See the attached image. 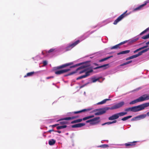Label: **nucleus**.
I'll list each match as a JSON object with an SVG mask.
<instances>
[{
    "mask_svg": "<svg viewBox=\"0 0 149 149\" xmlns=\"http://www.w3.org/2000/svg\"><path fill=\"white\" fill-rule=\"evenodd\" d=\"M55 132H57L59 133H61V132L60 131H57Z\"/></svg>",
    "mask_w": 149,
    "mask_h": 149,
    "instance_id": "bf43d9fd",
    "label": "nucleus"
},
{
    "mask_svg": "<svg viewBox=\"0 0 149 149\" xmlns=\"http://www.w3.org/2000/svg\"><path fill=\"white\" fill-rule=\"evenodd\" d=\"M74 64L73 62H71L65 64L61 65L54 68V70L55 71V73L57 75H60L70 70V69L58 70L59 69L64 68L67 66H70Z\"/></svg>",
    "mask_w": 149,
    "mask_h": 149,
    "instance_id": "f257e3e1",
    "label": "nucleus"
},
{
    "mask_svg": "<svg viewBox=\"0 0 149 149\" xmlns=\"http://www.w3.org/2000/svg\"><path fill=\"white\" fill-rule=\"evenodd\" d=\"M82 120V119H79L72 121L71 123V124H74L75 123H78L81 122Z\"/></svg>",
    "mask_w": 149,
    "mask_h": 149,
    "instance_id": "bb28decb",
    "label": "nucleus"
},
{
    "mask_svg": "<svg viewBox=\"0 0 149 149\" xmlns=\"http://www.w3.org/2000/svg\"><path fill=\"white\" fill-rule=\"evenodd\" d=\"M149 50V47L141 51V52H139L138 53L136 54H135L131 56L132 59L136 58L140 56L143 53L147 52Z\"/></svg>",
    "mask_w": 149,
    "mask_h": 149,
    "instance_id": "1a4fd4ad",
    "label": "nucleus"
},
{
    "mask_svg": "<svg viewBox=\"0 0 149 149\" xmlns=\"http://www.w3.org/2000/svg\"><path fill=\"white\" fill-rule=\"evenodd\" d=\"M89 119V116H88L85 117L83 118L82 119V120H86Z\"/></svg>",
    "mask_w": 149,
    "mask_h": 149,
    "instance_id": "79ce46f5",
    "label": "nucleus"
},
{
    "mask_svg": "<svg viewBox=\"0 0 149 149\" xmlns=\"http://www.w3.org/2000/svg\"><path fill=\"white\" fill-rule=\"evenodd\" d=\"M107 111L106 107L102 108L99 109H95L92 111L91 113H94L98 111V112L95 113V115L97 116L103 114L104 113Z\"/></svg>",
    "mask_w": 149,
    "mask_h": 149,
    "instance_id": "423d86ee",
    "label": "nucleus"
},
{
    "mask_svg": "<svg viewBox=\"0 0 149 149\" xmlns=\"http://www.w3.org/2000/svg\"><path fill=\"white\" fill-rule=\"evenodd\" d=\"M147 116H149V111L147 113Z\"/></svg>",
    "mask_w": 149,
    "mask_h": 149,
    "instance_id": "0e129e2a",
    "label": "nucleus"
},
{
    "mask_svg": "<svg viewBox=\"0 0 149 149\" xmlns=\"http://www.w3.org/2000/svg\"><path fill=\"white\" fill-rule=\"evenodd\" d=\"M146 4L147 2H145L144 3L142 4L137 7L134 9L133 10V11L134 12L137 10H141L144 6L146 5Z\"/></svg>",
    "mask_w": 149,
    "mask_h": 149,
    "instance_id": "4468645a",
    "label": "nucleus"
},
{
    "mask_svg": "<svg viewBox=\"0 0 149 149\" xmlns=\"http://www.w3.org/2000/svg\"><path fill=\"white\" fill-rule=\"evenodd\" d=\"M149 30V28H147L145 30H144V31H142V32H141L140 34V35H142L144 33H145L148 30Z\"/></svg>",
    "mask_w": 149,
    "mask_h": 149,
    "instance_id": "72a5a7b5",
    "label": "nucleus"
},
{
    "mask_svg": "<svg viewBox=\"0 0 149 149\" xmlns=\"http://www.w3.org/2000/svg\"><path fill=\"white\" fill-rule=\"evenodd\" d=\"M146 45L142 47L143 49L147 47L148 46V45H149V41L147 42H146Z\"/></svg>",
    "mask_w": 149,
    "mask_h": 149,
    "instance_id": "c9c22d12",
    "label": "nucleus"
},
{
    "mask_svg": "<svg viewBox=\"0 0 149 149\" xmlns=\"http://www.w3.org/2000/svg\"><path fill=\"white\" fill-rule=\"evenodd\" d=\"M67 126L66 125H63L62 126H57L56 127V129L57 130H60L61 129L65 128L67 127Z\"/></svg>",
    "mask_w": 149,
    "mask_h": 149,
    "instance_id": "c756f323",
    "label": "nucleus"
},
{
    "mask_svg": "<svg viewBox=\"0 0 149 149\" xmlns=\"http://www.w3.org/2000/svg\"><path fill=\"white\" fill-rule=\"evenodd\" d=\"M130 50H127L125 51H123L119 53H117L118 55H119L121 54H123L128 53L130 52Z\"/></svg>",
    "mask_w": 149,
    "mask_h": 149,
    "instance_id": "4be33fe9",
    "label": "nucleus"
},
{
    "mask_svg": "<svg viewBox=\"0 0 149 149\" xmlns=\"http://www.w3.org/2000/svg\"><path fill=\"white\" fill-rule=\"evenodd\" d=\"M53 131H54V130H53L52 129V130H49L48 131V132H53Z\"/></svg>",
    "mask_w": 149,
    "mask_h": 149,
    "instance_id": "4d7b16f0",
    "label": "nucleus"
},
{
    "mask_svg": "<svg viewBox=\"0 0 149 149\" xmlns=\"http://www.w3.org/2000/svg\"><path fill=\"white\" fill-rule=\"evenodd\" d=\"M101 147L107 148L108 147V146L107 144H102L100 146Z\"/></svg>",
    "mask_w": 149,
    "mask_h": 149,
    "instance_id": "4c0bfd02",
    "label": "nucleus"
},
{
    "mask_svg": "<svg viewBox=\"0 0 149 149\" xmlns=\"http://www.w3.org/2000/svg\"><path fill=\"white\" fill-rule=\"evenodd\" d=\"M98 80V79H95V78H93L92 79V82H95Z\"/></svg>",
    "mask_w": 149,
    "mask_h": 149,
    "instance_id": "a19ab883",
    "label": "nucleus"
},
{
    "mask_svg": "<svg viewBox=\"0 0 149 149\" xmlns=\"http://www.w3.org/2000/svg\"><path fill=\"white\" fill-rule=\"evenodd\" d=\"M132 62V61H130L126 62L127 64H129Z\"/></svg>",
    "mask_w": 149,
    "mask_h": 149,
    "instance_id": "603ef678",
    "label": "nucleus"
},
{
    "mask_svg": "<svg viewBox=\"0 0 149 149\" xmlns=\"http://www.w3.org/2000/svg\"><path fill=\"white\" fill-rule=\"evenodd\" d=\"M120 46V45H119V44L116 45H115L114 46H113L112 47H111V48H110V49H120V47H119Z\"/></svg>",
    "mask_w": 149,
    "mask_h": 149,
    "instance_id": "c85d7f7f",
    "label": "nucleus"
},
{
    "mask_svg": "<svg viewBox=\"0 0 149 149\" xmlns=\"http://www.w3.org/2000/svg\"><path fill=\"white\" fill-rule=\"evenodd\" d=\"M109 65V64H107L103 65H102L101 66H98V67H96L95 68H94V70H96V69H97L99 68H104V67H106L107 66Z\"/></svg>",
    "mask_w": 149,
    "mask_h": 149,
    "instance_id": "393cba45",
    "label": "nucleus"
},
{
    "mask_svg": "<svg viewBox=\"0 0 149 149\" xmlns=\"http://www.w3.org/2000/svg\"><path fill=\"white\" fill-rule=\"evenodd\" d=\"M131 59H132V57H131V56H130V57H128V58H126V61H127V60H129Z\"/></svg>",
    "mask_w": 149,
    "mask_h": 149,
    "instance_id": "09e8293b",
    "label": "nucleus"
},
{
    "mask_svg": "<svg viewBox=\"0 0 149 149\" xmlns=\"http://www.w3.org/2000/svg\"><path fill=\"white\" fill-rule=\"evenodd\" d=\"M89 116V118L90 119V118L94 117V115H91V116Z\"/></svg>",
    "mask_w": 149,
    "mask_h": 149,
    "instance_id": "864d4df0",
    "label": "nucleus"
},
{
    "mask_svg": "<svg viewBox=\"0 0 149 149\" xmlns=\"http://www.w3.org/2000/svg\"><path fill=\"white\" fill-rule=\"evenodd\" d=\"M149 106V102L145 103L137 106L129 107L125 109V111L127 112L132 111L136 112L144 109L145 108Z\"/></svg>",
    "mask_w": 149,
    "mask_h": 149,
    "instance_id": "f03ea898",
    "label": "nucleus"
},
{
    "mask_svg": "<svg viewBox=\"0 0 149 149\" xmlns=\"http://www.w3.org/2000/svg\"><path fill=\"white\" fill-rule=\"evenodd\" d=\"M139 39V38L137 37L135 38H133L131 40H129V42L130 43H133L138 40Z\"/></svg>",
    "mask_w": 149,
    "mask_h": 149,
    "instance_id": "aec40b11",
    "label": "nucleus"
},
{
    "mask_svg": "<svg viewBox=\"0 0 149 149\" xmlns=\"http://www.w3.org/2000/svg\"><path fill=\"white\" fill-rule=\"evenodd\" d=\"M132 117V116H129L125 117H124L121 119V120L123 121H125L128 119L131 118Z\"/></svg>",
    "mask_w": 149,
    "mask_h": 149,
    "instance_id": "7c9ffc66",
    "label": "nucleus"
},
{
    "mask_svg": "<svg viewBox=\"0 0 149 149\" xmlns=\"http://www.w3.org/2000/svg\"><path fill=\"white\" fill-rule=\"evenodd\" d=\"M34 73L35 72H32L28 73L26 74V75L24 76V77H27L31 76H33Z\"/></svg>",
    "mask_w": 149,
    "mask_h": 149,
    "instance_id": "a878e982",
    "label": "nucleus"
},
{
    "mask_svg": "<svg viewBox=\"0 0 149 149\" xmlns=\"http://www.w3.org/2000/svg\"><path fill=\"white\" fill-rule=\"evenodd\" d=\"M93 64H94L95 65H96V66H98V65L97 64V63H93Z\"/></svg>",
    "mask_w": 149,
    "mask_h": 149,
    "instance_id": "052dcab7",
    "label": "nucleus"
},
{
    "mask_svg": "<svg viewBox=\"0 0 149 149\" xmlns=\"http://www.w3.org/2000/svg\"><path fill=\"white\" fill-rule=\"evenodd\" d=\"M85 124L84 123H79L72 125V128L80 127L85 125Z\"/></svg>",
    "mask_w": 149,
    "mask_h": 149,
    "instance_id": "2eb2a0df",
    "label": "nucleus"
},
{
    "mask_svg": "<svg viewBox=\"0 0 149 149\" xmlns=\"http://www.w3.org/2000/svg\"><path fill=\"white\" fill-rule=\"evenodd\" d=\"M107 125H110V124H112L111 122V121L107 122Z\"/></svg>",
    "mask_w": 149,
    "mask_h": 149,
    "instance_id": "5fc2aeb1",
    "label": "nucleus"
},
{
    "mask_svg": "<svg viewBox=\"0 0 149 149\" xmlns=\"http://www.w3.org/2000/svg\"><path fill=\"white\" fill-rule=\"evenodd\" d=\"M111 100L110 99H106L104 100H103L101 102H98L97 104H104L107 101H108V100Z\"/></svg>",
    "mask_w": 149,
    "mask_h": 149,
    "instance_id": "412c9836",
    "label": "nucleus"
},
{
    "mask_svg": "<svg viewBox=\"0 0 149 149\" xmlns=\"http://www.w3.org/2000/svg\"><path fill=\"white\" fill-rule=\"evenodd\" d=\"M91 122H92V119L86 121V123H90V124L91 125Z\"/></svg>",
    "mask_w": 149,
    "mask_h": 149,
    "instance_id": "c03bdc74",
    "label": "nucleus"
},
{
    "mask_svg": "<svg viewBox=\"0 0 149 149\" xmlns=\"http://www.w3.org/2000/svg\"><path fill=\"white\" fill-rule=\"evenodd\" d=\"M60 123L61 125H64L66 124V123L65 121H61L60 122Z\"/></svg>",
    "mask_w": 149,
    "mask_h": 149,
    "instance_id": "a18cd8bd",
    "label": "nucleus"
},
{
    "mask_svg": "<svg viewBox=\"0 0 149 149\" xmlns=\"http://www.w3.org/2000/svg\"><path fill=\"white\" fill-rule=\"evenodd\" d=\"M127 114L126 112H121L112 115L108 118V119L110 120H112L116 119L118 118L119 117L124 116Z\"/></svg>",
    "mask_w": 149,
    "mask_h": 149,
    "instance_id": "20e7f679",
    "label": "nucleus"
},
{
    "mask_svg": "<svg viewBox=\"0 0 149 149\" xmlns=\"http://www.w3.org/2000/svg\"><path fill=\"white\" fill-rule=\"evenodd\" d=\"M111 122L112 124L115 123H116L117 120H114L113 121H111Z\"/></svg>",
    "mask_w": 149,
    "mask_h": 149,
    "instance_id": "3c124183",
    "label": "nucleus"
},
{
    "mask_svg": "<svg viewBox=\"0 0 149 149\" xmlns=\"http://www.w3.org/2000/svg\"><path fill=\"white\" fill-rule=\"evenodd\" d=\"M112 57H113V56H110L107 57H106V58H104L102 59L101 60H100L99 61L100 62H103L104 61L107 60L108 59H109V58H110Z\"/></svg>",
    "mask_w": 149,
    "mask_h": 149,
    "instance_id": "cd10ccee",
    "label": "nucleus"
},
{
    "mask_svg": "<svg viewBox=\"0 0 149 149\" xmlns=\"http://www.w3.org/2000/svg\"><path fill=\"white\" fill-rule=\"evenodd\" d=\"M124 104V102L123 101H122L113 105L111 107H106V109L107 111L109 109L113 110L117 109L122 107Z\"/></svg>",
    "mask_w": 149,
    "mask_h": 149,
    "instance_id": "39448f33",
    "label": "nucleus"
},
{
    "mask_svg": "<svg viewBox=\"0 0 149 149\" xmlns=\"http://www.w3.org/2000/svg\"><path fill=\"white\" fill-rule=\"evenodd\" d=\"M106 124H107V122L106 123H103L102 124V125H106Z\"/></svg>",
    "mask_w": 149,
    "mask_h": 149,
    "instance_id": "680f3d73",
    "label": "nucleus"
},
{
    "mask_svg": "<svg viewBox=\"0 0 149 149\" xmlns=\"http://www.w3.org/2000/svg\"><path fill=\"white\" fill-rule=\"evenodd\" d=\"M79 42L80 40H78L72 44H69L66 47H65V51H67L70 50L72 49L79 43Z\"/></svg>",
    "mask_w": 149,
    "mask_h": 149,
    "instance_id": "6e6552de",
    "label": "nucleus"
},
{
    "mask_svg": "<svg viewBox=\"0 0 149 149\" xmlns=\"http://www.w3.org/2000/svg\"><path fill=\"white\" fill-rule=\"evenodd\" d=\"M141 102V100L140 99V97L136 99L133 100L130 102V104H135L137 102Z\"/></svg>",
    "mask_w": 149,
    "mask_h": 149,
    "instance_id": "f3484780",
    "label": "nucleus"
},
{
    "mask_svg": "<svg viewBox=\"0 0 149 149\" xmlns=\"http://www.w3.org/2000/svg\"><path fill=\"white\" fill-rule=\"evenodd\" d=\"M147 115V114H143L138 116H137L138 119L139 120L141 119L144 118Z\"/></svg>",
    "mask_w": 149,
    "mask_h": 149,
    "instance_id": "5701e85b",
    "label": "nucleus"
},
{
    "mask_svg": "<svg viewBox=\"0 0 149 149\" xmlns=\"http://www.w3.org/2000/svg\"><path fill=\"white\" fill-rule=\"evenodd\" d=\"M55 50V49L52 48L50 49L49 50L48 52V53H50L54 52Z\"/></svg>",
    "mask_w": 149,
    "mask_h": 149,
    "instance_id": "58836bf2",
    "label": "nucleus"
},
{
    "mask_svg": "<svg viewBox=\"0 0 149 149\" xmlns=\"http://www.w3.org/2000/svg\"><path fill=\"white\" fill-rule=\"evenodd\" d=\"M59 125V124H55L54 125H53L51 126L52 127H56Z\"/></svg>",
    "mask_w": 149,
    "mask_h": 149,
    "instance_id": "8fccbe9b",
    "label": "nucleus"
},
{
    "mask_svg": "<svg viewBox=\"0 0 149 149\" xmlns=\"http://www.w3.org/2000/svg\"><path fill=\"white\" fill-rule=\"evenodd\" d=\"M89 36V35L87 36H84V35L81 36L80 37V39H81V40H83L85 39L87 37H88Z\"/></svg>",
    "mask_w": 149,
    "mask_h": 149,
    "instance_id": "f704fd0d",
    "label": "nucleus"
},
{
    "mask_svg": "<svg viewBox=\"0 0 149 149\" xmlns=\"http://www.w3.org/2000/svg\"><path fill=\"white\" fill-rule=\"evenodd\" d=\"M56 143V140L54 139H52L49 141V144L50 145H53Z\"/></svg>",
    "mask_w": 149,
    "mask_h": 149,
    "instance_id": "b1692460",
    "label": "nucleus"
},
{
    "mask_svg": "<svg viewBox=\"0 0 149 149\" xmlns=\"http://www.w3.org/2000/svg\"><path fill=\"white\" fill-rule=\"evenodd\" d=\"M81 63H83L82 64V65L80 67L77 68L75 71H73L72 72H70L69 74H67L65 76H68L72 75L74 73L77 72L78 70L81 69H85L89 67L90 66L91 64L90 63V61H87L85 62H83Z\"/></svg>",
    "mask_w": 149,
    "mask_h": 149,
    "instance_id": "7ed1b4c3",
    "label": "nucleus"
},
{
    "mask_svg": "<svg viewBox=\"0 0 149 149\" xmlns=\"http://www.w3.org/2000/svg\"><path fill=\"white\" fill-rule=\"evenodd\" d=\"M142 39H146L149 38V33L148 34L143 36L141 37Z\"/></svg>",
    "mask_w": 149,
    "mask_h": 149,
    "instance_id": "473e14b6",
    "label": "nucleus"
},
{
    "mask_svg": "<svg viewBox=\"0 0 149 149\" xmlns=\"http://www.w3.org/2000/svg\"><path fill=\"white\" fill-rule=\"evenodd\" d=\"M138 50V51H140V50H142V49H143V48H142V47H141V48H140L138 49H137Z\"/></svg>",
    "mask_w": 149,
    "mask_h": 149,
    "instance_id": "6e6d98bb",
    "label": "nucleus"
},
{
    "mask_svg": "<svg viewBox=\"0 0 149 149\" xmlns=\"http://www.w3.org/2000/svg\"><path fill=\"white\" fill-rule=\"evenodd\" d=\"M100 117H95L92 119L91 125H94L100 122Z\"/></svg>",
    "mask_w": 149,
    "mask_h": 149,
    "instance_id": "9d476101",
    "label": "nucleus"
},
{
    "mask_svg": "<svg viewBox=\"0 0 149 149\" xmlns=\"http://www.w3.org/2000/svg\"><path fill=\"white\" fill-rule=\"evenodd\" d=\"M85 86V85H83V86H81L80 87V88H81L83 87L84 86Z\"/></svg>",
    "mask_w": 149,
    "mask_h": 149,
    "instance_id": "e2e57ef3",
    "label": "nucleus"
},
{
    "mask_svg": "<svg viewBox=\"0 0 149 149\" xmlns=\"http://www.w3.org/2000/svg\"><path fill=\"white\" fill-rule=\"evenodd\" d=\"M92 109V108L85 109H83L79 111H74V112H73L72 113L74 114H77V113H81L82 112H85L86 111H89L90 110H91Z\"/></svg>",
    "mask_w": 149,
    "mask_h": 149,
    "instance_id": "dca6fc26",
    "label": "nucleus"
},
{
    "mask_svg": "<svg viewBox=\"0 0 149 149\" xmlns=\"http://www.w3.org/2000/svg\"><path fill=\"white\" fill-rule=\"evenodd\" d=\"M138 52V49H137L136 50H135L134 51V53H136Z\"/></svg>",
    "mask_w": 149,
    "mask_h": 149,
    "instance_id": "13d9d810",
    "label": "nucleus"
},
{
    "mask_svg": "<svg viewBox=\"0 0 149 149\" xmlns=\"http://www.w3.org/2000/svg\"><path fill=\"white\" fill-rule=\"evenodd\" d=\"M93 71V69H92V68H91V70H90L89 71H88L86 72V73L85 74L80 76L77 78V80L83 78H85L87 76H88L90 75V73L91 72Z\"/></svg>",
    "mask_w": 149,
    "mask_h": 149,
    "instance_id": "9b49d317",
    "label": "nucleus"
},
{
    "mask_svg": "<svg viewBox=\"0 0 149 149\" xmlns=\"http://www.w3.org/2000/svg\"><path fill=\"white\" fill-rule=\"evenodd\" d=\"M127 12V10H126L124 13L120 16L113 22V24L115 25L119 21H121L123 18L124 17H125L129 14H127L126 13Z\"/></svg>",
    "mask_w": 149,
    "mask_h": 149,
    "instance_id": "0eeeda50",
    "label": "nucleus"
},
{
    "mask_svg": "<svg viewBox=\"0 0 149 149\" xmlns=\"http://www.w3.org/2000/svg\"><path fill=\"white\" fill-rule=\"evenodd\" d=\"M79 116H72V117H66L65 118H61L60 120H58L57 121H59L62 120H72L75 118H78Z\"/></svg>",
    "mask_w": 149,
    "mask_h": 149,
    "instance_id": "ddd939ff",
    "label": "nucleus"
},
{
    "mask_svg": "<svg viewBox=\"0 0 149 149\" xmlns=\"http://www.w3.org/2000/svg\"><path fill=\"white\" fill-rule=\"evenodd\" d=\"M54 78V77L53 76H50L49 77H47L46 78V79H49L51 78Z\"/></svg>",
    "mask_w": 149,
    "mask_h": 149,
    "instance_id": "de8ad7c7",
    "label": "nucleus"
},
{
    "mask_svg": "<svg viewBox=\"0 0 149 149\" xmlns=\"http://www.w3.org/2000/svg\"><path fill=\"white\" fill-rule=\"evenodd\" d=\"M43 64L45 66L47 64V63L46 61H43Z\"/></svg>",
    "mask_w": 149,
    "mask_h": 149,
    "instance_id": "37998d69",
    "label": "nucleus"
},
{
    "mask_svg": "<svg viewBox=\"0 0 149 149\" xmlns=\"http://www.w3.org/2000/svg\"><path fill=\"white\" fill-rule=\"evenodd\" d=\"M82 63H79L76 64V65H73V66H70V68H74V67H76L77 66H80V65H82Z\"/></svg>",
    "mask_w": 149,
    "mask_h": 149,
    "instance_id": "2f4dec72",
    "label": "nucleus"
},
{
    "mask_svg": "<svg viewBox=\"0 0 149 149\" xmlns=\"http://www.w3.org/2000/svg\"><path fill=\"white\" fill-rule=\"evenodd\" d=\"M137 142L136 141H134L132 142H130V143H125V145L126 146H132L135 145V143Z\"/></svg>",
    "mask_w": 149,
    "mask_h": 149,
    "instance_id": "a211bd4d",
    "label": "nucleus"
},
{
    "mask_svg": "<svg viewBox=\"0 0 149 149\" xmlns=\"http://www.w3.org/2000/svg\"><path fill=\"white\" fill-rule=\"evenodd\" d=\"M127 65L126 62H125V63H123L120 64V66H123L125 65Z\"/></svg>",
    "mask_w": 149,
    "mask_h": 149,
    "instance_id": "49530a36",
    "label": "nucleus"
},
{
    "mask_svg": "<svg viewBox=\"0 0 149 149\" xmlns=\"http://www.w3.org/2000/svg\"><path fill=\"white\" fill-rule=\"evenodd\" d=\"M42 54H43V55H44V53H43V52H42Z\"/></svg>",
    "mask_w": 149,
    "mask_h": 149,
    "instance_id": "69168bd1",
    "label": "nucleus"
},
{
    "mask_svg": "<svg viewBox=\"0 0 149 149\" xmlns=\"http://www.w3.org/2000/svg\"><path fill=\"white\" fill-rule=\"evenodd\" d=\"M127 41V40L125 41H123V42H122L120 43L119 44L120 46V45L126 43Z\"/></svg>",
    "mask_w": 149,
    "mask_h": 149,
    "instance_id": "ea45409f",
    "label": "nucleus"
},
{
    "mask_svg": "<svg viewBox=\"0 0 149 149\" xmlns=\"http://www.w3.org/2000/svg\"><path fill=\"white\" fill-rule=\"evenodd\" d=\"M92 68V67H89L87 69H81V70L79 71V73L80 74H81L82 73H84L85 72H86L87 70H88L89 69H90V70H91V68Z\"/></svg>",
    "mask_w": 149,
    "mask_h": 149,
    "instance_id": "6ab92c4d",
    "label": "nucleus"
},
{
    "mask_svg": "<svg viewBox=\"0 0 149 149\" xmlns=\"http://www.w3.org/2000/svg\"><path fill=\"white\" fill-rule=\"evenodd\" d=\"M141 102L149 100V94H144L140 97Z\"/></svg>",
    "mask_w": 149,
    "mask_h": 149,
    "instance_id": "f8f14e48",
    "label": "nucleus"
},
{
    "mask_svg": "<svg viewBox=\"0 0 149 149\" xmlns=\"http://www.w3.org/2000/svg\"><path fill=\"white\" fill-rule=\"evenodd\" d=\"M139 120L138 119V117H137V116L136 117H134L133 118H132L131 119V121H134L136 120Z\"/></svg>",
    "mask_w": 149,
    "mask_h": 149,
    "instance_id": "e433bc0d",
    "label": "nucleus"
}]
</instances>
